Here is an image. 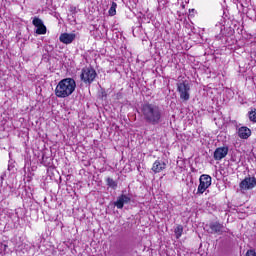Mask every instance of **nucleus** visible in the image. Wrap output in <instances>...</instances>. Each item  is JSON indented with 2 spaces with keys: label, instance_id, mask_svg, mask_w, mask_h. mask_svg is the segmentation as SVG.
<instances>
[{
  "label": "nucleus",
  "instance_id": "obj_5",
  "mask_svg": "<svg viewBox=\"0 0 256 256\" xmlns=\"http://www.w3.org/2000/svg\"><path fill=\"white\" fill-rule=\"evenodd\" d=\"M212 178L207 174H202L199 178L197 195H203L206 189L211 187Z\"/></svg>",
  "mask_w": 256,
  "mask_h": 256
},
{
  "label": "nucleus",
  "instance_id": "obj_18",
  "mask_svg": "<svg viewBox=\"0 0 256 256\" xmlns=\"http://www.w3.org/2000/svg\"><path fill=\"white\" fill-rule=\"evenodd\" d=\"M4 249H7V245H4Z\"/></svg>",
  "mask_w": 256,
  "mask_h": 256
},
{
  "label": "nucleus",
  "instance_id": "obj_12",
  "mask_svg": "<svg viewBox=\"0 0 256 256\" xmlns=\"http://www.w3.org/2000/svg\"><path fill=\"white\" fill-rule=\"evenodd\" d=\"M167 169V163L163 160H156L153 163L152 171L153 173H161V171H165Z\"/></svg>",
  "mask_w": 256,
  "mask_h": 256
},
{
  "label": "nucleus",
  "instance_id": "obj_15",
  "mask_svg": "<svg viewBox=\"0 0 256 256\" xmlns=\"http://www.w3.org/2000/svg\"><path fill=\"white\" fill-rule=\"evenodd\" d=\"M248 118L251 123H256V109H252L248 112Z\"/></svg>",
  "mask_w": 256,
  "mask_h": 256
},
{
  "label": "nucleus",
  "instance_id": "obj_11",
  "mask_svg": "<svg viewBox=\"0 0 256 256\" xmlns=\"http://www.w3.org/2000/svg\"><path fill=\"white\" fill-rule=\"evenodd\" d=\"M211 233H217L218 235H223L225 233V226L219 222H212L209 225Z\"/></svg>",
  "mask_w": 256,
  "mask_h": 256
},
{
  "label": "nucleus",
  "instance_id": "obj_17",
  "mask_svg": "<svg viewBox=\"0 0 256 256\" xmlns=\"http://www.w3.org/2000/svg\"><path fill=\"white\" fill-rule=\"evenodd\" d=\"M174 233L176 235V238L179 239L183 235V226H177L174 230Z\"/></svg>",
  "mask_w": 256,
  "mask_h": 256
},
{
  "label": "nucleus",
  "instance_id": "obj_2",
  "mask_svg": "<svg viewBox=\"0 0 256 256\" xmlns=\"http://www.w3.org/2000/svg\"><path fill=\"white\" fill-rule=\"evenodd\" d=\"M77 88V83L73 78H65L62 79L55 88V95L59 97V99H65L66 97H70L75 92Z\"/></svg>",
  "mask_w": 256,
  "mask_h": 256
},
{
  "label": "nucleus",
  "instance_id": "obj_4",
  "mask_svg": "<svg viewBox=\"0 0 256 256\" xmlns=\"http://www.w3.org/2000/svg\"><path fill=\"white\" fill-rule=\"evenodd\" d=\"M177 91L182 101H189V99L191 98V94L189 93L191 91V84H189L188 81H182L177 83Z\"/></svg>",
  "mask_w": 256,
  "mask_h": 256
},
{
  "label": "nucleus",
  "instance_id": "obj_13",
  "mask_svg": "<svg viewBox=\"0 0 256 256\" xmlns=\"http://www.w3.org/2000/svg\"><path fill=\"white\" fill-rule=\"evenodd\" d=\"M237 134L240 139H247L251 135V129L247 126H242L238 129Z\"/></svg>",
  "mask_w": 256,
  "mask_h": 256
},
{
  "label": "nucleus",
  "instance_id": "obj_9",
  "mask_svg": "<svg viewBox=\"0 0 256 256\" xmlns=\"http://www.w3.org/2000/svg\"><path fill=\"white\" fill-rule=\"evenodd\" d=\"M229 153L228 147H219L214 151V159L215 161H221V159H225L227 154Z\"/></svg>",
  "mask_w": 256,
  "mask_h": 256
},
{
  "label": "nucleus",
  "instance_id": "obj_3",
  "mask_svg": "<svg viewBox=\"0 0 256 256\" xmlns=\"http://www.w3.org/2000/svg\"><path fill=\"white\" fill-rule=\"evenodd\" d=\"M97 78V71L93 67H84L81 70L80 79L85 85H91Z\"/></svg>",
  "mask_w": 256,
  "mask_h": 256
},
{
  "label": "nucleus",
  "instance_id": "obj_8",
  "mask_svg": "<svg viewBox=\"0 0 256 256\" xmlns=\"http://www.w3.org/2000/svg\"><path fill=\"white\" fill-rule=\"evenodd\" d=\"M74 39H77V35L75 33H62L59 36V41L64 43V45H71Z\"/></svg>",
  "mask_w": 256,
  "mask_h": 256
},
{
  "label": "nucleus",
  "instance_id": "obj_16",
  "mask_svg": "<svg viewBox=\"0 0 256 256\" xmlns=\"http://www.w3.org/2000/svg\"><path fill=\"white\" fill-rule=\"evenodd\" d=\"M106 183L111 189H117V181L113 180V178H107Z\"/></svg>",
  "mask_w": 256,
  "mask_h": 256
},
{
  "label": "nucleus",
  "instance_id": "obj_1",
  "mask_svg": "<svg viewBox=\"0 0 256 256\" xmlns=\"http://www.w3.org/2000/svg\"><path fill=\"white\" fill-rule=\"evenodd\" d=\"M144 121L148 125H159L163 121V110L156 104L145 103L141 107Z\"/></svg>",
  "mask_w": 256,
  "mask_h": 256
},
{
  "label": "nucleus",
  "instance_id": "obj_7",
  "mask_svg": "<svg viewBox=\"0 0 256 256\" xmlns=\"http://www.w3.org/2000/svg\"><path fill=\"white\" fill-rule=\"evenodd\" d=\"M32 25L36 28L35 33L36 35H46L47 34V26H45V23H43V20H41L38 17H34L32 20Z\"/></svg>",
  "mask_w": 256,
  "mask_h": 256
},
{
  "label": "nucleus",
  "instance_id": "obj_6",
  "mask_svg": "<svg viewBox=\"0 0 256 256\" xmlns=\"http://www.w3.org/2000/svg\"><path fill=\"white\" fill-rule=\"evenodd\" d=\"M255 187H256L255 177H246L239 184V188L241 191H251V189H255Z\"/></svg>",
  "mask_w": 256,
  "mask_h": 256
},
{
  "label": "nucleus",
  "instance_id": "obj_10",
  "mask_svg": "<svg viewBox=\"0 0 256 256\" xmlns=\"http://www.w3.org/2000/svg\"><path fill=\"white\" fill-rule=\"evenodd\" d=\"M130 202H131V197H129L128 195L122 194L117 198V201L114 202V205L115 207H117V209H123V207Z\"/></svg>",
  "mask_w": 256,
  "mask_h": 256
},
{
  "label": "nucleus",
  "instance_id": "obj_14",
  "mask_svg": "<svg viewBox=\"0 0 256 256\" xmlns=\"http://www.w3.org/2000/svg\"><path fill=\"white\" fill-rule=\"evenodd\" d=\"M109 15L111 17H114V15H117V3L115 2H112V5L108 11Z\"/></svg>",
  "mask_w": 256,
  "mask_h": 256
}]
</instances>
